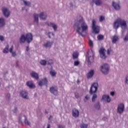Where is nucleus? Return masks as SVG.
I'll return each mask as SVG.
<instances>
[{
	"label": "nucleus",
	"instance_id": "1",
	"mask_svg": "<svg viewBox=\"0 0 128 128\" xmlns=\"http://www.w3.org/2000/svg\"><path fill=\"white\" fill-rule=\"evenodd\" d=\"M74 29L78 34L82 36H84L86 35V32L88 30V26L86 23L84 18H82L76 23Z\"/></svg>",
	"mask_w": 128,
	"mask_h": 128
},
{
	"label": "nucleus",
	"instance_id": "2",
	"mask_svg": "<svg viewBox=\"0 0 128 128\" xmlns=\"http://www.w3.org/2000/svg\"><path fill=\"white\" fill-rule=\"evenodd\" d=\"M120 26L122 29V34H124L126 30L128 28L126 21L122 18H118L113 24V28L116 30Z\"/></svg>",
	"mask_w": 128,
	"mask_h": 128
},
{
	"label": "nucleus",
	"instance_id": "3",
	"mask_svg": "<svg viewBox=\"0 0 128 128\" xmlns=\"http://www.w3.org/2000/svg\"><path fill=\"white\" fill-rule=\"evenodd\" d=\"M26 40L28 44H30L32 40V34L30 33H28L26 36L22 34L20 39V44L26 42Z\"/></svg>",
	"mask_w": 128,
	"mask_h": 128
},
{
	"label": "nucleus",
	"instance_id": "4",
	"mask_svg": "<svg viewBox=\"0 0 128 128\" xmlns=\"http://www.w3.org/2000/svg\"><path fill=\"white\" fill-rule=\"evenodd\" d=\"M94 52L92 50H90L88 52V66H90L92 62H94Z\"/></svg>",
	"mask_w": 128,
	"mask_h": 128
},
{
	"label": "nucleus",
	"instance_id": "5",
	"mask_svg": "<svg viewBox=\"0 0 128 128\" xmlns=\"http://www.w3.org/2000/svg\"><path fill=\"white\" fill-rule=\"evenodd\" d=\"M98 84L97 82H94L91 85V87L90 90V94H94L98 92Z\"/></svg>",
	"mask_w": 128,
	"mask_h": 128
},
{
	"label": "nucleus",
	"instance_id": "6",
	"mask_svg": "<svg viewBox=\"0 0 128 128\" xmlns=\"http://www.w3.org/2000/svg\"><path fill=\"white\" fill-rule=\"evenodd\" d=\"M96 20H92V30L93 32L95 34H98L100 32V27L96 25Z\"/></svg>",
	"mask_w": 128,
	"mask_h": 128
},
{
	"label": "nucleus",
	"instance_id": "7",
	"mask_svg": "<svg viewBox=\"0 0 128 128\" xmlns=\"http://www.w3.org/2000/svg\"><path fill=\"white\" fill-rule=\"evenodd\" d=\"M109 70L110 68L108 64H104L101 66V72L104 74H108Z\"/></svg>",
	"mask_w": 128,
	"mask_h": 128
},
{
	"label": "nucleus",
	"instance_id": "8",
	"mask_svg": "<svg viewBox=\"0 0 128 128\" xmlns=\"http://www.w3.org/2000/svg\"><path fill=\"white\" fill-rule=\"evenodd\" d=\"M124 111V104L122 103L119 104L117 107V113L122 114Z\"/></svg>",
	"mask_w": 128,
	"mask_h": 128
},
{
	"label": "nucleus",
	"instance_id": "9",
	"mask_svg": "<svg viewBox=\"0 0 128 128\" xmlns=\"http://www.w3.org/2000/svg\"><path fill=\"white\" fill-rule=\"evenodd\" d=\"M2 12L5 18H8V16H10V12L8 8H2Z\"/></svg>",
	"mask_w": 128,
	"mask_h": 128
},
{
	"label": "nucleus",
	"instance_id": "10",
	"mask_svg": "<svg viewBox=\"0 0 128 128\" xmlns=\"http://www.w3.org/2000/svg\"><path fill=\"white\" fill-rule=\"evenodd\" d=\"M106 51L104 48H101L99 50L100 56L101 58H102L103 60H106Z\"/></svg>",
	"mask_w": 128,
	"mask_h": 128
},
{
	"label": "nucleus",
	"instance_id": "11",
	"mask_svg": "<svg viewBox=\"0 0 128 128\" xmlns=\"http://www.w3.org/2000/svg\"><path fill=\"white\" fill-rule=\"evenodd\" d=\"M102 100L104 102H110L112 101V98L110 96V95L104 94L102 96Z\"/></svg>",
	"mask_w": 128,
	"mask_h": 128
},
{
	"label": "nucleus",
	"instance_id": "12",
	"mask_svg": "<svg viewBox=\"0 0 128 128\" xmlns=\"http://www.w3.org/2000/svg\"><path fill=\"white\" fill-rule=\"evenodd\" d=\"M53 44L54 42H52L47 41L43 44V48H52Z\"/></svg>",
	"mask_w": 128,
	"mask_h": 128
},
{
	"label": "nucleus",
	"instance_id": "13",
	"mask_svg": "<svg viewBox=\"0 0 128 128\" xmlns=\"http://www.w3.org/2000/svg\"><path fill=\"white\" fill-rule=\"evenodd\" d=\"M39 18L40 20H46L48 18V14L46 12H42L39 14Z\"/></svg>",
	"mask_w": 128,
	"mask_h": 128
},
{
	"label": "nucleus",
	"instance_id": "14",
	"mask_svg": "<svg viewBox=\"0 0 128 128\" xmlns=\"http://www.w3.org/2000/svg\"><path fill=\"white\" fill-rule=\"evenodd\" d=\"M46 26H50V28H52L56 32L58 28V26L56 24H54V23H52V22H46Z\"/></svg>",
	"mask_w": 128,
	"mask_h": 128
},
{
	"label": "nucleus",
	"instance_id": "15",
	"mask_svg": "<svg viewBox=\"0 0 128 128\" xmlns=\"http://www.w3.org/2000/svg\"><path fill=\"white\" fill-rule=\"evenodd\" d=\"M112 6L116 10H120V5L118 2H113Z\"/></svg>",
	"mask_w": 128,
	"mask_h": 128
},
{
	"label": "nucleus",
	"instance_id": "16",
	"mask_svg": "<svg viewBox=\"0 0 128 128\" xmlns=\"http://www.w3.org/2000/svg\"><path fill=\"white\" fill-rule=\"evenodd\" d=\"M50 90L51 94H52L54 96L58 94V88L54 86L50 87Z\"/></svg>",
	"mask_w": 128,
	"mask_h": 128
},
{
	"label": "nucleus",
	"instance_id": "17",
	"mask_svg": "<svg viewBox=\"0 0 128 128\" xmlns=\"http://www.w3.org/2000/svg\"><path fill=\"white\" fill-rule=\"evenodd\" d=\"M26 120V117L24 115H21L19 116L18 122L20 124H22Z\"/></svg>",
	"mask_w": 128,
	"mask_h": 128
},
{
	"label": "nucleus",
	"instance_id": "18",
	"mask_svg": "<svg viewBox=\"0 0 128 128\" xmlns=\"http://www.w3.org/2000/svg\"><path fill=\"white\" fill-rule=\"evenodd\" d=\"M20 96L23 98H25L26 100H28V92L26 91H21L20 92Z\"/></svg>",
	"mask_w": 128,
	"mask_h": 128
},
{
	"label": "nucleus",
	"instance_id": "19",
	"mask_svg": "<svg viewBox=\"0 0 128 128\" xmlns=\"http://www.w3.org/2000/svg\"><path fill=\"white\" fill-rule=\"evenodd\" d=\"M9 52L10 53H11L12 56L13 58H15V56H18V54H16V51H14V46H12L9 49Z\"/></svg>",
	"mask_w": 128,
	"mask_h": 128
},
{
	"label": "nucleus",
	"instance_id": "20",
	"mask_svg": "<svg viewBox=\"0 0 128 128\" xmlns=\"http://www.w3.org/2000/svg\"><path fill=\"white\" fill-rule=\"evenodd\" d=\"M72 114L74 118H78L80 114V112L76 108H74L72 110Z\"/></svg>",
	"mask_w": 128,
	"mask_h": 128
},
{
	"label": "nucleus",
	"instance_id": "21",
	"mask_svg": "<svg viewBox=\"0 0 128 128\" xmlns=\"http://www.w3.org/2000/svg\"><path fill=\"white\" fill-rule=\"evenodd\" d=\"M92 3L94 4L96 6H100L102 4V0H92Z\"/></svg>",
	"mask_w": 128,
	"mask_h": 128
},
{
	"label": "nucleus",
	"instance_id": "22",
	"mask_svg": "<svg viewBox=\"0 0 128 128\" xmlns=\"http://www.w3.org/2000/svg\"><path fill=\"white\" fill-rule=\"evenodd\" d=\"M30 74L33 78H35V80H38V73L34 72H32Z\"/></svg>",
	"mask_w": 128,
	"mask_h": 128
},
{
	"label": "nucleus",
	"instance_id": "23",
	"mask_svg": "<svg viewBox=\"0 0 128 128\" xmlns=\"http://www.w3.org/2000/svg\"><path fill=\"white\" fill-rule=\"evenodd\" d=\"M48 83V80L46 79V78H44V79L40 80L38 84L39 86H44V84H46Z\"/></svg>",
	"mask_w": 128,
	"mask_h": 128
},
{
	"label": "nucleus",
	"instance_id": "24",
	"mask_svg": "<svg viewBox=\"0 0 128 128\" xmlns=\"http://www.w3.org/2000/svg\"><path fill=\"white\" fill-rule=\"evenodd\" d=\"M118 40H120L118 36L114 35L112 38V44H116V42H118Z\"/></svg>",
	"mask_w": 128,
	"mask_h": 128
},
{
	"label": "nucleus",
	"instance_id": "25",
	"mask_svg": "<svg viewBox=\"0 0 128 128\" xmlns=\"http://www.w3.org/2000/svg\"><path fill=\"white\" fill-rule=\"evenodd\" d=\"M94 70H92L90 71H89V72L87 74L88 78H91L94 76Z\"/></svg>",
	"mask_w": 128,
	"mask_h": 128
},
{
	"label": "nucleus",
	"instance_id": "26",
	"mask_svg": "<svg viewBox=\"0 0 128 128\" xmlns=\"http://www.w3.org/2000/svg\"><path fill=\"white\" fill-rule=\"evenodd\" d=\"M26 84L30 88H35L34 84L32 82H27Z\"/></svg>",
	"mask_w": 128,
	"mask_h": 128
},
{
	"label": "nucleus",
	"instance_id": "27",
	"mask_svg": "<svg viewBox=\"0 0 128 128\" xmlns=\"http://www.w3.org/2000/svg\"><path fill=\"white\" fill-rule=\"evenodd\" d=\"M34 22L36 24H38V14H34Z\"/></svg>",
	"mask_w": 128,
	"mask_h": 128
},
{
	"label": "nucleus",
	"instance_id": "28",
	"mask_svg": "<svg viewBox=\"0 0 128 128\" xmlns=\"http://www.w3.org/2000/svg\"><path fill=\"white\" fill-rule=\"evenodd\" d=\"M96 98H98V95L96 94H93L92 96V102H96Z\"/></svg>",
	"mask_w": 128,
	"mask_h": 128
},
{
	"label": "nucleus",
	"instance_id": "29",
	"mask_svg": "<svg viewBox=\"0 0 128 128\" xmlns=\"http://www.w3.org/2000/svg\"><path fill=\"white\" fill-rule=\"evenodd\" d=\"M10 48V46L8 45H7L6 48L3 50L4 54H8V52H10V50H8V48Z\"/></svg>",
	"mask_w": 128,
	"mask_h": 128
},
{
	"label": "nucleus",
	"instance_id": "30",
	"mask_svg": "<svg viewBox=\"0 0 128 128\" xmlns=\"http://www.w3.org/2000/svg\"><path fill=\"white\" fill-rule=\"evenodd\" d=\"M4 26V19L0 18V26Z\"/></svg>",
	"mask_w": 128,
	"mask_h": 128
},
{
	"label": "nucleus",
	"instance_id": "31",
	"mask_svg": "<svg viewBox=\"0 0 128 128\" xmlns=\"http://www.w3.org/2000/svg\"><path fill=\"white\" fill-rule=\"evenodd\" d=\"M46 34L48 36L49 38H50L52 36H54V34L52 32H46Z\"/></svg>",
	"mask_w": 128,
	"mask_h": 128
},
{
	"label": "nucleus",
	"instance_id": "32",
	"mask_svg": "<svg viewBox=\"0 0 128 128\" xmlns=\"http://www.w3.org/2000/svg\"><path fill=\"white\" fill-rule=\"evenodd\" d=\"M50 74L52 76H56V72L54 70H52L50 72Z\"/></svg>",
	"mask_w": 128,
	"mask_h": 128
},
{
	"label": "nucleus",
	"instance_id": "33",
	"mask_svg": "<svg viewBox=\"0 0 128 128\" xmlns=\"http://www.w3.org/2000/svg\"><path fill=\"white\" fill-rule=\"evenodd\" d=\"M24 4H25L26 6H30V2L28 1L23 0Z\"/></svg>",
	"mask_w": 128,
	"mask_h": 128
},
{
	"label": "nucleus",
	"instance_id": "34",
	"mask_svg": "<svg viewBox=\"0 0 128 128\" xmlns=\"http://www.w3.org/2000/svg\"><path fill=\"white\" fill-rule=\"evenodd\" d=\"M73 58H78V52H74L72 54Z\"/></svg>",
	"mask_w": 128,
	"mask_h": 128
},
{
	"label": "nucleus",
	"instance_id": "35",
	"mask_svg": "<svg viewBox=\"0 0 128 128\" xmlns=\"http://www.w3.org/2000/svg\"><path fill=\"white\" fill-rule=\"evenodd\" d=\"M104 35H102V34H100V35H98L97 37L98 38V40H104Z\"/></svg>",
	"mask_w": 128,
	"mask_h": 128
},
{
	"label": "nucleus",
	"instance_id": "36",
	"mask_svg": "<svg viewBox=\"0 0 128 128\" xmlns=\"http://www.w3.org/2000/svg\"><path fill=\"white\" fill-rule=\"evenodd\" d=\"M40 64L42 66H46V60H41L40 61Z\"/></svg>",
	"mask_w": 128,
	"mask_h": 128
},
{
	"label": "nucleus",
	"instance_id": "37",
	"mask_svg": "<svg viewBox=\"0 0 128 128\" xmlns=\"http://www.w3.org/2000/svg\"><path fill=\"white\" fill-rule=\"evenodd\" d=\"M6 100H10V94L7 93L6 94Z\"/></svg>",
	"mask_w": 128,
	"mask_h": 128
},
{
	"label": "nucleus",
	"instance_id": "38",
	"mask_svg": "<svg viewBox=\"0 0 128 128\" xmlns=\"http://www.w3.org/2000/svg\"><path fill=\"white\" fill-rule=\"evenodd\" d=\"M99 20L100 22H104V16H99Z\"/></svg>",
	"mask_w": 128,
	"mask_h": 128
},
{
	"label": "nucleus",
	"instance_id": "39",
	"mask_svg": "<svg viewBox=\"0 0 128 128\" xmlns=\"http://www.w3.org/2000/svg\"><path fill=\"white\" fill-rule=\"evenodd\" d=\"M88 100H90V96L88 95H86L84 99V102H88Z\"/></svg>",
	"mask_w": 128,
	"mask_h": 128
},
{
	"label": "nucleus",
	"instance_id": "40",
	"mask_svg": "<svg viewBox=\"0 0 128 128\" xmlns=\"http://www.w3.org/2000/svg\"><path fill=\"white\" fill-rule=\"evenodd\" d=\"M89 46H90V48H92L94 46V42H92V40H89Z\"/></svg>",
	"mask_w": 128,
	"mask_h": 128
},
{
	"label": "nucleus",
	"instance_id": "41",
	"mask_svg": "<svg viewBox=\"0 0 128 128\" xmlns=\"http://www.w3.org/2000/svg\"><path fill=\"white\" fill-rule=\"evenodd\" d=\"M80 128H88V124H82L80 125Z\"/></svg>",
	"mask_w": 128,
	"mask_h": 128
},
{
	"label": "nucleus",
	"instance_id": "42",
	"mask_svg": "<svg viewBox=\"0 0 128 128\" xmlns=\"http://www.w3.org/2000/svg\"><path fill=\"white\" fill-rule=\"evenodd\" d=\"M125 84L128 85V75H126L125 77Z\"/></svg>",
	"mask_w": 128,
	"mask_h": 128
},
{
	"label": "nucleus",
	"instance_id": "43",
	"mask_svg": "<svg viewBox=\"0 0 128 128\" xmlns=\"http://www.w3.org/2000/svg\"><path fill=\"white\" fill-rule=\"evenodd\" d=\"M24 122L26 124H27L28 126H30V122L26 120V119L25 120V122Z\"/></svg>",
	"mask_w": 128,
	"mask_h": 128
},
{
	"label": "nucleus",
	"instance_id": "44",
	"mask_svg": "<svg viewBox=\"0 0 128 128\" xmlns=\"http://www.w3.org/2000/svg\"><path fill=\"white\" fill-rule=\"evenodd\" d=\"M78 64H80V62L79 61H74V66H78Z\"/></svg>",
	"mask_w": 128,
	"mask_h": 128
},
{
	"label": "nucleus",
	"instance_id": "45",
	"mask_svg": "<svg viewBox=\"0 0 128 128\" xmlns=\"http://www.w3.org/2000/svg\"><path fill=\"white\" fill-rule=\"evenodd\" d=\"M124 42H128V34H127L124 38Z\"/></svg>",
	"mask_w": 128,
	"mask_h": 128
},
{
	"label": "nucleus",
	"instance_id": "46",
	"mask_svg": "<svg viewBox=\"0 0 128 128\" xmlns=\"http://www.w3.org/2000/svg\"><path fill=\"white\" fill-rule=\"evenodd\" d=\"M0 40H1V42H4V36H0Z\"/></svg>",
	"mask_w": 128,
	"mask_h": 128
},
{
	"label": "nucleus",
	"instance_id": "47",
	"mask_svg": "<svg viewBox=\"0 0 128 128\" xmlns=\"http://www.w3.org/2000/svg\"><path fill=\"white\" fill-rule=\"evenodd\" d=\"M18 66H20V63L18 62V60H17L16 62V68H18Z\"/></svg>",
	"mask_w": 128,
	"mask_h": 128
},
{
	"label": "nucleus",
	"instance_id": "48",
	"mask_svg": "<svg viewBox=\"0 0 128 128\" xmlns=\"http://www.w3.org/2000/svg\"><path fill=\"white\" fill-rule=\"evenodd\" d=\"M74 96L76 98H80V96L78 95V93L76 92L74 93Z\"/></svg>",
	"mask_w": 128,
	"mask_h": 128
},
{
	"label": "nucleus",
	"instance_id": "49",
	"mask_svg": "<svg viewBox=\"0 0 128 128\" xmlns=\"http://www.w3.org/2000/svg\"><path fill=\"white\" fill-rule=\"evenodd\" d=\"M96 108H97V110H100V104H98L96 106Z\"/></svg>",
	"mask_w": 128,
	"mask_h": 128
},
{
	"label": "nucleus",
	"instance_id": "50",
	"mask_svg": "<svg viewBox=\"0 0 128 128\" xmlns=\"http://www.w3.org/2000/svg\"><path fill=\"white\" fill-rule=\"evenodd\" d=\"M114 92L112 91L110 92V96H114Z\"/></svg>",
	"mask_w": 128,
	"mask_h": 128
},
{
	"label": "nucleus",
	"instance_id": "51",
	"mask_svg": "<svg viewBox=\"0 0 128 128\" xmlns=\"http://www.w3.org/2000/svg\"><path fill=\"white\" fill-rule=\"evenodd\" d=\"M14 112V114H16V112H18V108H15L13 110Z\"/></svg>",
	"mask_w": 128,
	"mask_h": 128
},
{
	"label": "nucleus",
	"instance_id": "52",
	"mask_svg": "<svg viewBox=\"0 0 128 128\" xmlns=\"http://www.w3.org/2000/svg\"><path fill=\"white\" fill-rule=\"evenodd\" d=\"M107 54H110V50L108 49Z\"/></svg>",
	"mask_w": 128,
	"mask_h": 128
},
{
	"label": "nucleus",
	"instance_id": "53",
	"mask_svg": "<svg viewBox=\"0 0 128 128\" xmlns=\"http://www.w3.org/2000/svg\"><path fill=\"white\" fill-rule=\"evenodd\" d=\"M58 128H64V127L62 125H59L58 126Z\"/></svg>",
	"mask_w": 128,
	"mask_h": 128
},
{
	"label": "nucleus",
	"instance_id": "54",
	"mask_svg": "<svg viewBox=\"0 0 128 128\" xmlns=\"http://www.w3.org/2000/svg\"><path fill=\"white\" fill-rule=\"evenodd\" d=\"M26 52H28V50H30V48H28V46H27L26 48Z\"/></svg>",
	"mask_w": 128,
	"mask_h": 128
},
{
	"label": "nucleus",
	"instance_id": "55",
	"mask_svg": "<svg viewBox=\"0 0 128 128\" xmlns=\"http://www.w3.org/2000/svg\"><path fill=\"white\" fill-rule=\"evenodd\" d=\"M47 128H50V124L47 125Z\"/></svg>",
	"mask_w": 128,
	"mask_h": 128
},
{
	"label": "nucleus",
	"instance_id": "56",
	"mask_svg": "<svg viewBox=\"0 0 128 128\" xmlns=\"http://www.w3.org/2000/svg\"><path fill=\"white\" fill-rule=\"evenodd\" d=\"M51 118H52V116H50L48 120H50Z\"/></svg>",
	"mask_w": 128,
	"mask_h": 128
},
{
	"label": "nucleus",
	"instance_id": "57",
	"mask_svg": "<svg viewBox=\"0 0 128 128\" xmlns=\"http://www.w3.org/2000/svg\"><path fill=\"white\" fill-rule=\"evenodd\" d=\"M70 6H72V3L70 2Z\"/></svg>",
	"mask_w": 128,
	"mask_h": 128
},
{
	"label": "nucleus",
	"instance_id": "58",
	"mask_svg": "<svg viewBox=\"0 0 128 128\" xmlns=\"http://www.w3.org/2000/svg\"><path fill=\"white\" fill-rule=\"evenodd\" d=\"M22 10H24V8H22Z\"/></svg>",
	"mask_w": 128,
	"mask_h": 128
},
{
	"label": "nucleus",
	"instance_id": "59",
	"mask_svg": "<svg viewBox=\"0 0 128 128\" xmlns=\"http://www.w3.org/2000/svg\"><path fill=\"white\" fill-rule=\"evenodd\" d=\"M48 64H52V62H51V63H48Z\"/></svg>",
	"mask_w": 128,
	"mask_h": 128
},
{
	"label": "nucleus",
	"instance_id": "60",
	"mask_svg": "<svg viewBox=\"0 0 128 128\" xmlns=\"http://www.w3.org/2000/svg\"><path fill=\"white\" fill-rule=\"evenodd\" d=\"M50 62H52V60H50Z\"/></svg>",
	"mask_w": 128,
	"mask_h": 128
}]
</instances>
